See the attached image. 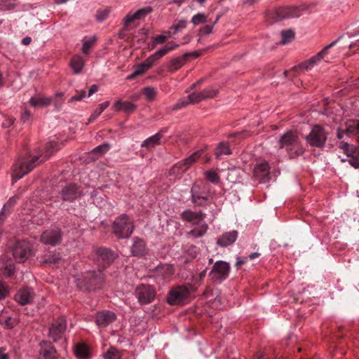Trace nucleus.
<instances>
[{"mask_svg":"<svg viewBox=\"0 0 359 359\" xmlns=\"http://www.w3.org/2000/svg\"><path fill=\"white\" fill-rule=\"evenodd\" d=\"M58 149L57 142L51 141L46 145V151L43 154L35 156L31 159L25 157L19 158L18 162L13 166L12 181L13 183L21 179L24 175L29 173L36 165V161L41 158V162L46 161L55 151Z\"/></svg>","mask_w":359,"mask_h":359,"instance_id":"f257e3e1","label":"nucleus"},{"mask_svg":"<svg viewBox=\"0 0 359 359\" xmlns=\"http://www.w3.org/2000/svg\"><path fill=\"white\" fill-rule=\"evenodd\" d=\"M205 213L202 211L194 212L187 210L181 214L182 219L191 224L194 226L193 229L187 232V235L191 238H197L203 236L208 229V226L204 221Z\"/></svg>","mask_w":359,"mask_h":359,"instance_id":"f03ea898","label":"nucleus"},{"mask_svg":"<svg viewBox=\"0 0 359 359\" xmlns=\"http://www.w3.org/2000/svg\"><path fill=\"white\" fill-rule=\"evenodd\" d=\"M278 151L285 150L289 158H294L304 153L298 135L295 132L287 131L279 140Z\"/></svg>","mask_w":359,"mask_h":359,"instance_id":"7ed1b4c3","label":"nucleus"},{"mask_svg":"<svg viewBox=\"0 0 359 359\" xmlns=\"http://www.w3.org/2000/svg\"><path fill=\"white\" fill-rule=\"evenodd\" d=\"M190 193L191 202L197 207L205 206L210 203L213 195L209 184L203 181L194 182Z\"/></svg>","mask_w":359,"mask_h":359,"instance_id":"20e7f679","label":"nucleus"},{"mask_svg":"<svg viewBox=\"0 0 359 359\" xmlns=\"http://www.w3.org/2000/svg\"><path fill=\"white\" fill-rule=\"evenodd\" d=\"M112 229L118 238H127L132 234L134 226L132 219L123 214L114 220Z\"/></svg>","mask_w":359,"mask_h":359,"instance_id":"39448f33","label":"nucleus"},{"mask_svg":"<svg viewBox=\"0 0 359 359\" xmlns=\"http://www.w3.org/2000/svg\"><path fill=\"white\" fill-rule=\"evenodd\" d=\"M13 256L17 262H25L33 253L31 244L25 241L17 242L12 248Z\"/></svg>","mask_w":359,"mask_h":359,"instance_id":"423d86ee","label":"nucleus"},{"mask_svg":"<svg viewBox=\"0 0 359 359\" xmlns=\"http://www.w3.org/2000/svg\"><path fill=\"white\" fill-rule=\"evenodd\" d=\"M189 294L187 287L179 286L171 290L168 296V303L170 305L182 304Z\"/></svg>","mask_w":359,"mask_h":359,"instance_id":"0eeeda50","label":"nucleus"},{"mask_svg":"<svg viewBox=\"0 0 359 359\" xmlns=\"http://www.w3.org/2000/svg\"><path fill=\"white\" fill-rule=\"evenodd\" d=\"M310 145L316 147H323L327 139L325 130L319 126H314L311 133L306 137Z\"/></svg>","mask_w":359,"mask_h":359,"instance_id":"6e6552de","label":"nucleus"},{"mask_svg":"<svg viewBox=\"0 0 359 359\" xmlns=\"http://www.w3.org/2000/svg\"><path fill=\"white\" fill-rule=\"evenodd\" d=\"M229 271L230 266L229 263L224 261H218L213 265L210 276L212 280L221 282L228 277Z\"/></svg>","mask_w":359,"mask_h":359,"instance_id":"1a4fd4ad","label":"nucleus"},{"mask_svg":"<svg viewBox=\"0 0 359 359\" xmlns=\"http://www.w3.org/2000/svg\"><path fill=\"white\" fill-rule=\"evenodd\" d=\"M135 295L140 304H149L154 299L156 291L151 285H141L136 288Z\"/></svg>","mask_w":359,"mask_h":359,"instance_id":"9d476101","label":"nucleus"},{"mask_svg":"<svg viewBox=\"0 0 359 359\" xmlns=\"http://www.w3.org/2000/svg\"><path fill=\"white\" fill-rule=\"evenodd\" d=\"M96 260L99 267L104 269L115 259L114 253L106 248H99L95 250Z\"/></svg>","mask_w":359,"mask_h":359,"instance_id":"9b49d317","label":"nucleus"},{"mask_svg":"<svg viewBox=\"0 0 359 359\" xmlns=\"http://www.w3.org/2000/svg\"><path fill=\"white\" fill-rule=\"evenodd\" d=\"M202 151H197L184 160L178 162L170 170V175H179L186 171L201 156Z\"/></svg>","mask_w":359,"mask_h":359,"instance_id":"f8f14e48","label":"nucleus"},{"mask_svg":"<svg viewBox=\"0 0 359 359\" xmlns=\"http://www.w3.org/2000/svg\"><path fill=\"white\" fill-rule=\"evenodd\" d=\"M60 194L63 201L72 202L81 196L82 191L77 184L69 183L62 188Z\"/></svg>","mask_w":359,"mask_h":359,"instance_id":"ddd939ff","label":"nucleus"},{"mask_svg":"<svg viewBox=\"0 0 359 359\" xmlns=\"http://www.w3.org/2000/svg\"><path fill=\"white\" fill-rule=\"evenodd\" d=\"M104 277L101 269H99L97 273L95 271L88 272L84 277V286L88 290H94L104 281Z\"/></svg>","mask_w":359,"mask_h":359,"instance_id":"4468645a","label":"nucleus"},{"mask_svg":"<svg viewBox=\"0 0 359 359\" xmlns=\"http://www.w3.org/2000/svg\"><path fill=\"white\" fill-rule=\"evenodd\" d=\"M156 52L146 59L142 63L140 64L135 68V70L131 74L127 76L129 80L135 79L137 76L140 75L147 71L158 60L160 59L158 56H155Z\"/></svg>","mask_w":359,"mask_h":359,"instance_id":"2eb2a0df","label":"nucleus"},{"mask_svg":"<svg viewBox=\"0 0 359 359\" xmlns=\"http://www.w3.org/2000/svg\"><path fill=\"white\" fill-rule=\"evenodd\" d=\"M115 313L107 310L97 312L95 315V323L98 327L104 328L115 321Z\"/></svg>","mask_w":359,"mask_h":359,"instance_id":"dca6fc26","label":"nucleus"},{"mask_svg":"<svg viewBox=\"0 0 359 359\" xmlns=\"http://www.w3.org/2000/svg\"><path fill=\"white\" fill-rule=\"evenodd\" d=\"M61 232L57 228L45 231L41 236V241L44 244L55 245L60 242Z\"/></svg>","mask_w":359,"mask_h":359,"instance_id":"f3484780","label":"nucleus"},{"mask_svg":"<svg viewBox=\"0 0 359 359\" xmlns=\"http://www.w3.org/2000/svg\"><path fill=\"white\" fill-rule=\"evenodd\" d=\"M269 165L266 161H257L253 169L255 177L260 181L266 182L269 180Z\"/></svg>","mask_w":359,"mask_h":359,"instance_id":"a211bd4d","label":"nucleus"},{"mask_svg":"<svg viewBox=\"0 0 359 359\" xmlns=\"http://www.w3.org/2000/svg\"><path fill=\"white\" fill-rule=\"evenodd\" d=\"M67 324L66 320L63 318H59L55 320L50 327L49 330V337L53 340V341H57L60 339L62 334L66 330Z\"/></svg>","mask_w":359,"mask_h":359,"instance_id":"6ab92c4d","label":"nucleus"},{"mask_svg":"<svg viewBox=\"0 0 359 359\" xmlns=\"http://www.w3.org/2000/svg\"><path fill=\"white\" fill-rule=\"evenodd\" d=\"M34 298V293L29 287L20 290L15 295V300L21 305L30 304Z\"/></svg>","mask_w":359,"mask_h":359,"instance_id":"aec40b11","label":"nucleus"},{"mask_svg":"<svg viewBox=\"0 0 359 359\" xmlns=\"http://www.w3.org/2000/svg\"><path fill=\"white\" fill-rule=\"evenodd\" d=\"M300 15V10L297 7L280 8L276 11L277 20L298 18Z\"/></svg>","mask_w":359,"mask_h":359,"instance_id":"412c9836","label":"nucleus"},{"mask_svg":"<svg viewBox=\"0 0 359 359\" xmlns=\"http://www.w3.org/2000/svg\"><path fill=\"white\" fill-rule=\"evenodd\" d=\"M237 237L238 232L236 231L225 232L217 238V243L221 247H226L233 243Z\"/></svg>","mask_w":359,"mask_h":359,"instance_id":"4be33fe9","label":"nucleus"},{"mask_svg":"<svg viewBox=\"0 0 359 359\" xmlns=\"http://www.w3.org/2000/svg\"><path fill=\"white\" fill-rule=\"evenodd\" d=\"M15 266L12 261L2 258L0 261V278H8L14 274Z\"/></svg>","mask_w":359,"mask_h":359,"instance_id":"5701e85b","label":"nucleus"},{"mask_svg":"<svg viewBox=\"0 0 359 359\" xmlns=\"http://www.w3.org/2000/svg\"><path fill=\"white\" fill-rule=\"evenodd\" d=\"M40 359H57L56 350L46 342L41 343Z\"/></svg>","mask_w":359,"mask_h":359,"instance_id":"b1692460","label":"nucleus"},{"mask_svg":"<svg viewBox=\"0 0 359 359\" xmlns=\"http://www.w3.org/2000/svg\"><path fill=\"white\" fill-rule=\"evenodd\" d=\"M113 108L118 111H123L125 113H132L137 109V106L130 102H122L121 100L116 101Z\"/></svg>","mask_w":359,"mask_h":359,"instance_id":"393cba45","label":"nucleus"},{"mask_svg":"<svg viewBox=\"0 0 359 359\" xmlns=\"http://www.w3.org/2000/svg\"><path fill=\"white\" fill-rule=\"evenodd\" d=\"M156 275L161 276L163 280H168L174 273L173 267L171 265H162L156 268Z\"/></svg>","mask_w":359,"mask_h":359,"instance_id":"a878e982","label":"nucleus"},{"mask_svg":"<svg viewBox=\"0 0 359 359\" xmlns=\"http://www.w3.org/2000/svg\"><path fill=\"white\" fill-rule=\"evenodd\" d=\"M52 102V99L48 97L35 96L30 98L29 103L34 107H43L50 105Z\"/></svg>","mask_w":359,"mask_h":359,"instance_id":"bb28decb","label":"nucleus"},{"mask_svg":"<svg viewBox=\"0 0 359 359\" xmlns=\"http://www.w3.org/2000/svg\"><path fill=\"white\" fill-rule=\"evenodd\" d=\"M131 252L135 256L144 255L146 252V245L144 241L142 239H135L133 245L131 247Z\"/></svg>","mask_w":359,"mask_h":359,"instance_id":"cd10ccee","label":"nucleus"},{"mask_svg":"<svg viewBox=\"0 0 359 359\" xmlns=\"http://www.w3.org/2000/svg\"><path fill=\"white\" fill-rule=\"evenodd\" d=\"M163 137V133L159 132L145 140L141 144L142 147L150 149L160 144V140Z\"/></svg>","mask_w":359,"mask_h":359,"instance_id":"c85d7f7f","label":"nucleus"},{"mask_svg":"<svg viewBox=\"0 0 359 359\" xmlns=\"http://www.w3.org/2000/svg\"><path fill=\"white\" fill-rule=\"evenodd\" d=\"M85 65L83 57L80 55H76L72 59L69 66L72 69L74 74H78L81 72Z\"/></svg>","mask_w":359,"mask_h":359,"instance_id":"c756f323","label":"nucleus"},{"mask_svg":"<svg viewBox=\"0 0 359 359\" xmlns=\"http://www.w3.org/2000/svg\"><path fill=\"white\" fill-rule=\"evenodd\" d=\"M189 53H184L182 57H175L170 60L169 69L171 72L179 69L184 64Z\"/></svg>","mask_w":359,"mask_h":359,"instance_id":"7c9ffc66","label":"nucleus"},{"mask_svg":"<svg viewBox=\"0 0 359 359\" xmlns=\"http://www.w3.org/2000/svg\"><path fill=\"white\" fill-rule=\"evenodd\" d=\"M346 131L348 135L359 133V119H352L346 121Z\"/></svg>","mask_w":359,"mask_h":359,"instance_id":"2f4dec72","label":"nucleus"},{"mask_svg":"<svg viewBox=\"0 0 359 359\" xmlns=\"http://www.w3.org/2000/svg\"><path fill=\"white\" fill-rule=\"evenodd\" d=\"M109 149V146L108 144H102L100 146L95 147L90 153L91 158L93 160H95L98 158L100 156L105 154Z\"/></svg>","mask_w":359,"mask_h":359,"instance_id":"473e14b6","label":"nucleus"},{"mask_svg":"<svg viewBox=\"0 0 359 359\" xmlns=\"http://www.w3.org/2000/svg\"><path fill=\"white\" fill-rule=\"evenodd\" d=\"M97 41L95 36L91 37H84L83 39L82 51L83 53L88 55L90 53V48L95 45Z\"/></svg>","mask_w":359,"mask_h":359,"instance_id":"72a5a7b5","label":"nucleus"},{"mask_svg":"<svg viewBox=\"0 0 359 359\" xmlns=\"http://www.w3.org/2000/svg\"><path fill=\"white\" fill-rule=\"evenodd\" d=\"M337 41H334L330 44L325 46L321 51H320L318 53H317L316 55L312 57L311 59L312 60L313 62L316 65L318 64L325 57V55L327 53V50L333 47L336 43Z\"/></svg>","mask_w":359,"mask_h":359,"instance_id":"f704fd0d","label":"nucleus"},{"mask_svg":"<svg viewBox=\"0 0 359 359\" xmlns=\"http://www.w3.org/2000/svg\"><path fill=\"white\" fill-rule=\"evenodd\" d=\"M75 354L79 359H88L89 358V350L84 344H78L75 348Z\"/></svg>","mask_w":359,"mask_h":359,"instance_id":"c9c22d12","label":"nucleus"},{"mask_svg":"<svg viewBox=\"0 0 359 359\" xmlns=\"http://www.w3.org/2000/svg\"><path fill=\"white\" fill-rule=\"evenodd\" d=\"M208 22L209 20H208V16L203 13H198L194 15L191 20V23H192L194 26H198L201 24H205Z\"/></svg>","mask_w":359,"mask_h":359,"instance_id":"e433bc0d","label":"nucleus"},{"mask_svg":"<svg viewBox=\"0 0 359 359\" xmlns=\"http://www.w3.org/2000/svg\"><path fill=\"white\" fill-rule=\"evenodd\" d=\"M231 154V149L228 144L225 142H220L218 144L215 154L217 158H219L222 155H230Z\"/></svg>","mask_w":359,"mask_h":359,"instance_id":"4c0bfd02","label":"nucleus"},{"mask_svg":"<svg viewBox=\"0 0 359 359\" xmlns=\"http://www.w3.org/2000/svg\"><path fill=\"white\" fill-rule=\"evenodd\" d=\"M187 26V21L184 20H180L177 24L171 27L168 32V34L170 36L172 34H175L177 32H180V30L184 29Z\"/></svg>","mask_w":359,"mask_h":359,"instance_id":"58836bf2","label":"nucleus"},{"mask_svg":"<svg viewBox=\"0 0 359 359\" xmlns=\"http://www.w3.org/2000/svg\"><path fill=\"white\" fill-rule=\"evenodd\" d=\"M281 35V43L285 44L292 41L294 36V33L291 29L283 30L280 33Z\"/></svg>","mask_w":359,"mask_h":359,"instance_id":"ea45409f","label":"nucleus"},{"mask_svg":"<svg viewBox=\"0 0 359 359\" xmlns=\"http://www.w3.org/2000/svg\"><path fill=\"white\" fill-rule=\"evenodd\" d=\"M217 93L218 90L212 87L204 89L201 92V97H203V100L205 99L213 98L217 95Z\"/></svg>","mask_w":359,"mask_h":359,"instance_id":"a19ab883","label":"nucleus"},{"mask_svg":"<svg viewBox=\"0 0 359 359\" xmlns=\"http://www.w3.org/2000/svg\"><path fill=\"white\" fill-rule=\"evenodd\" d=\"M179 46L178 44L177 43H173V44H170V45H167L165 46H164L163 48L157 50L156 52V56H158L160 58H161L162 57H163L165 54L168 53L169 52L173 50L174 49H175L176 48H177Z\"/></svg>","mask_w":359,"mask_h":359,"instance_id":"79ce46f5","label":"nucleus"},{"mask_svg":"<svg viewBox=\"0 0 359 359\" xmlns=\"http://www.w3.org/2000/svg\"><path fill=\"white\" fill-rule=\"evenodd\" d=\"M142 93L144 95L147 100L151 101L156 97L157 92L154 88L148 86L142 89Z\"/></svg>","mask_w":359,"mask_h":359,"instance_id":"37998d69","label":"nucleus"},{"mask_svg":"<svg viewBox=\"0 0 359 359\" xmlns=\"http://www.w3.org/2000/svg\"><path fill=\"white\" fill-rule=\"evenodd\" d=\"M316 65L315 63L313 62L312 60L310 58L308 60H306L305 62L301 63L297 67H294L295 71L298 70H306L309 71L314 66Z\"/></svg>","mask_w":359,"mask_h":359,"instance_id":"c03bdc74","label":"nucleus"},{"mask_svg":"<svg viewBox=\"0 0 359 359\" xmlns=\"http://www.w3.org/2000/svg\"><path fill=\"white\" fill-rule=\"evenodd\" d=\"M206 179L213 184H217L219 182V176L214 170H208L205 172Z\"/></svg>","mask_w":359,"mask_h":359,"instance_id":"a18cd8bd","label":"nucleus"},{"mask_svg":"<svg viewBox=\"0 0 359 359\" xmlns=\"http://www.w3.org/2000/svg\"><path fill=\"white\" fill-rule=\"evenodd\" d=\"M121 355L119 352L113 347L109 348L104 354V358L106 359H119Z\"/></svg>","mask_w":359,"mask_h":359,"instance_id":"49530a36","label":"nucleus"},{"mask_svg":"<svg viewBox=\"0 0 359 359\" xmlns=\"http://www.w3.org/2000/svg\"><path fill=\"white\" fill-rule=\"evenodd\" d=\"M0 323L7 329L13 328L15 325V320L11 317L4 318L2 317L0 320Z\"/></svg>","mask_w":359,"mask_h":359,"instance_id":"de8ad7c7","label":"nucleus"},{"mask_svg":"<svg viewBox=\"0 0 359 359\" xmlns=\"http://www.w3.org/2000/svg\"><path fill=\"white\" fill-rule=\"evenodd\" d=\"M153 9L151 6H145L135 11V13L138 20H140L144 18L148 14L151 13Z\"/></svg>","mask_w":359,"mask_h":359,"instance_id":"09e8293b","label":"nucleus"},{"mask_svg":"<svg viewBox=\"0 0 359 359\" xmlns=\"http://www.w3.org/2000/svg\"><path fill=\"white\" fill-rule=\"evenodd\" d=\"M63 96L64 95L62 93H55L53 97H50L52 99L51 103H53L56 108H60L62 104L64 102Z\"/></svg>","mask_w":359,"mask_h":359,"instance_id":"8fccbe9b","label":"nucleus"},{"mask_svg":"<svg viewBox=\"0 0 359 359\" xmlns=\"http://www.w3.org/2000/svg\"><path fill=\"white\" fill-rule=\"evenodd\" d=\"M339 147L349 156L355 152V147L353 145H350L347 142H341Z\"/></svg>","mask_w":359,"mask_h":359,"instance_id":"3c124183","label":"nucleus"},{"mask_svg":"<svg viewBox=\"0 0 359 359\" xmlns=\"http://www.w3.org/2000/svg\"><path fill=\"white\" fill-rule=\"evenodd\" d=\"M135 20H138L135 12H130L126 15V17L123 20V25L125 27H128L132 22H133Z\"/></svg>","mask_w":359,"mask_h":359,"instance_id":"603ef678","label":"nucleus"},{"mask_svg":"<svg viewBox=\"0 0 359 359\" xmlns=\"http://www.w3.org/2000/svg\"><path fill=\"white\" fill-rule=\"evenodd\" d=\"M190 104L198 103L203 100L201 93H192L187 97Z\"/></svg>","mask_w":359,"mask_h":359,"instance_id":"864d4df0","label":"nucleus"},{"mask_svg":"<svg viewBox=\"0 0 359 359\" xmlns=\"http://www.w3.org/2000/svg\"><path fill=\"white\" fill-rule=\"evenodd\" d=\"M59 259H60L59 254L52 253L45 258L43 263L55 264Z\"/></svg>","mask_w":359,"mask_h":359,"instance_id":"5fc2aeb1","label":"nucleus"},{"mask_svg":"<svg viewBox=\"0 0 359 359\" xmlns=\"http://www.w3.org/2000/svg\"><path fill=\"white\" fill-rule=\"evenodd\" d=\"M109 11L108 9L100 10L97 12L96 20L99 22H102L109 15Z\"/></svg>","mask_w":359,"mask_h":359,"instance_id":"6e6d98bb","label":"nucleus"},{"mask_svg":"<svg viewBox=\"0 0 359 359\" xmlns=\"http://www.w3.org/2000/svg\"><path fill=\"white\" fill-rule=\"evenodd\" d=\"M168 36L158 35L152 38V46H155L157 44H161L165 42Z\"/></svg>","mask_w":359,"mask_h":359,"instance_id":"4d7b16f0","label":"nucleus"},{"mask_svg":"<svg viewBox=\"0 0 359 359\" xmlns=\"http://www.w3.org/2000/svg\"><path fill=\"white\" fill-rule=\"evenodd\" d=\"M189 103L188 98H184L177 102L173 107V110H177L187 106Z\"/></svg>","mask_w":359,"mask_h":359,"instance_id":"13d9d810","label":"nucleus"},{"mask_svg":"<svg viewBox=\"0 0 359 359\" xmlns=\"http://www.w3.org/2000/svg\"><path fill=\"white\" fill-rule=\"evenodd\" d=\"M208 22H210V21L209 20ZM213 27V25L211 23L206 25L200 29V34L202 35H208L210 34L212 32Z\"/></svg>","mask_w":359,"mask_h":359,"instance_id":"bf43d9fd","label":"nucleus"},{"mask_svg":"<svg viewBox=\"0 0 359 359\" xmlns=\"http://www.w3.org/2000/svg\"><path fill=\"white\" fill-rule=\"evenodd\" d=\"M31 116V113L28 110H25L21 116V121L23 123H28L30 122Z\"/></svg>","mask_w":359,"mask_h":359,"instance_id":"052dcab7","label":"nucleus"},{"mask_svg":"<svg viewBox=\"0 0 359 359\" xmlns=\"http://www.w3.org/2000/svg\"><path fill=\"white\" fill-rule=\"evenodd\" d=\"M102 111L99 109V108L96 109L90 115L88 119V123L95 120L101 114Z\"/></svg>","mask_w":359,"mask_h":359,"instance_id":"680f3d73","label":"nucleus"},{"mask_svg":"<svg viewBox=\"0 0 359 359\" xmlns=\"http://www.w3.org/2000/svg\"><path fill=\"white\" fill-rule=\"evenodd\" d=\"M18 198L15 196L11 197L9 200L4 204V206L10 210L11 208L16 203Z\"/></svg>","mask_w":359,"mask_h":359,"instance_id":"e2e57ef3","label":"nucleus"},{"mask_svg":"<svg viewBox=\"0 0 359 359\" xmlns=\"http://www.w3.org/2000/svg\"><path fill=\"white\" fill-rule=\"evenodd\" d=\"M85 95H86V93L84 90H83L81 92V93L79 95H74V96L72 97L69 99V102H72L73 101H80L85 97Z\"/></svg>","mask_w":359,"mask_h":359,"instance_id":"0e129e2a","label":"nucleus"},{"mask_svg":"<svg viewBox=\"0 0 359 359\" xmlns=\"http://www.w3.org/2000/svg\"><path fill=\"white\" fill-rule=\"evenodd\" d=\"M10 209L6 208L4 205L0 211V220H4V218L10 213Z\"/></svg>","mask_w":359,"mask_h":359,"instance_id":"69168bd1","label":"nucleus"},{"mask_svg":"<svg viewBox=\"0 0 359 359\" xmlns=\"http://www.w3.org/2000/svg\"><path fill=\"white\" fill-rule=\"evenodd\" d=\"M8 291L6 287L1 283H0V300L5 298L7 295Z\"/></svg>","mask_w":359,"mask_h":359,"instance_id":"338daca9","label":"nucleus"},{"mask_svg":"<svg viewBox=\"0 0 359 359\" xmlns=\"http://www.w3.org/2000/svg\"><path fill=\"white\" fill-rule=\"evenodd\" d=\"M348 161L353 168H358L359 167V159L358 158L352 157Z\"/></svg>","mask_w":359,"mask_h":359,"instance_id":"774afa93","label":"nucleus"}]
</instances>
